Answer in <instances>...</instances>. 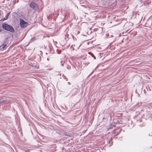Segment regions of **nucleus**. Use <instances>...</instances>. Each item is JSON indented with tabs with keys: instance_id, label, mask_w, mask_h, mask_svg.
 I'll return each instance as SVG.
<instances>
[{
	"instance_id": "obj_1",
	"label": "nucleus",
	"mask_w": 152,
	"mask_h": 152,
	"mask_svg": "<svg viewBox=\"0 0 152 152\" xmlns=\"http://www.w3.org/2000/svg\"><path fill=\"white\" fill-rule=\"evenodd\" d=\"M2 28L5 30L9 31L12 33H13L15 30L13 27L10 25H8L5 23H3L2 25Z\"/></svg>"
},
{
	"instance_id": "obj_2",
	"label": "nucleus",
	"mask_w": 152,
	"mask_h": 152,
	"mask_svg": "<svg viewBox=\"0 0 152 152\" xmlns=\"http://www.w3.org/2000/svg\"><path fill=\"white\" fill-rule=\"evenodd\" d=\"M30 7L35 10H37L38 9V5L36 3L34 2H31L29 4Z\"/></svg>"
},
{
	"instance_id": "obj_3",
	"label": "nucleus",
	"mask_w": 152,
	"mask_h": 152,
	"mask_svg": "<svg viewBox=\"0 0 152 152\" xmlns=\"http://www.w3.org/2000/svg\"><path fill=\"white\" fill-rule=\"evenodd\" d=\"M20 26L21 28H24L27 26L28 24V23L22 19H20Z\"/></svg>"
},
{
	"instance_id": "obj_4",
	"label": "nucleus",
	"mask_w": 152,
	"mask_h": 152,
	"mask_svg": "<svg viewBox=\"0 0 152 152\" xmlns=\"http://www.w3.org/2000/svg\"><path fill=\"white\" fill-rule=\"evenodd\" d=\"M9 102V101L6 100H0V105H2L3 103H7Z\"/></svg>"
},
{
	"instance_id": "obj_5",
	"label": "nucleus",
	"mask_w": 152,
	"mask_h": 152,
	"mask_svg": "<svg viewBox=\"0 0 152 152\" xmlns=\"http://www.w3.org/2000/svg\"><path fill=\"white\" fill-rule=\"evenodd\" d=\"M2 46H3L1 48V49H5L6 48L7 46V45L6 44H4V43H3L2 45L1 46V47Z\"/></svg>"
},
{
	"instance_id": "obj_6",
	"label": "nucleus",
	"mask_w": 152,
	"mask_h": 152,
	"mask_svg": "<svg viewBox=\"0 0 152 152\" xmlns=\"http://www.w3.org/2000/svg\"><path fill=\"white\" fill-rule=\"evenodd\" d=\"M8 18L6 17H4V18H2L1 20H0V21H4L7 19Z\"/></svg>"
},
{
	"instance_id": "obj_7",
	"label": "nucleus",
	"mask_w": 152,
	"mask_h": 152,
	"mask_svg": "<svg viewBox=\"0 0 152 152\" xmlns=\"http://www.w3.org/2000/svg\"><path fill=\"white\" fill-rule=\"evenodd\" d=\"M37 56H38V61H40L41 60V57L39 55H38Z\"/></svg>"
},
{
	"instance_id": "obj_8",
	"label": "nucleus",
	"mask_w": 152,
	"mask_h": 152,
	"mask_svg": "<svg viewBox=\"0 0 152 152\" xmlns=\"http://www.w3.org/2000/svg\"><path fill=\"white\" fill-rule=\"evenodd\" d=\"M64 135L67 136L71 137V134H70L69 133H65L64 134Z\"/></svg>"
},
{
	"instance_id": "obj_9",
	"label": "nucleus",
	"mask_w": 152,
	"mask_h": 152,
	"mask_svg": "<svg viewBox=\"0 0 152 152\" xmlns=\"http://www.w3.org/2000/svg\"><path fill=\"white\" fill-rule=\"evenodd\" d=\"M63 76L64 77V79H65L67 81L68 80V78L64 76V75H63Z\"/></svg>"
},
{
	"instance_id": "obj_10",
	"label": "nucleus",
	"mask_w": 152,
	"mask_h": 152,
	"mask_svg": "<svg viewBox=\"0 0 152 152\" xmlns=\"http://www.w3.org/2000/svg\"><path fill=\"white\" fill-rule=\"evenodd\" d=\"M9 16V15H8V14H7L5 16L8 18Z\"/></svg>"
},
{
	"instance_id": "obj_11",
	"label": "nucleus",
	"mask_w": 152,
	"mask_h": 152,
	"mask_svg": "<svg viewBox=\"0 0 152 152\" xmlns=\"http://www.w3.org/2000/svg\"><path fill=\"white\" fill-rule=\"evenodd\" d=\"M92 57L94 58V59H96V57L95 56H92Z\"/></svg>"
},
{
	"instance_id": "obj_12",
	"label": "nucleus",
	"mask_w": 152,
	"mask_h": 152,
	"mask_svg": "<svg viewBox=\"0 0 152 152\" xmlns=\"http://www.w3.org/2000/svg\"><path fill=\"white\" fill-rule=\"evenodd\" d=\"M30 66H32L33 67H34L35 66H33V65H32H32H31V64H30Z\"/></svg>"
},
{
	"instance_id": "obj_13",
	"label": "nucleus",
	"mask_w": 152,
	"mask_h": 152,
	"mask_svg": "<svg viewBox=\"0 0 152 152\" xmlns=\"http://www.w3.org/2000/svg\"><path fill=\"white\" fill-rule=\"evenodd\" d=\"M26 152H29V150H27L26 151Z\"/></svg>"
},
{
	"instance_id": "obj_14",
	"label": "nucleus",
	"mask_w": 152,
	"mask_h": 152,
	"mask_svg": "<svg viewBox=\"0 0 152 152\" xmlns=\"http://www.w3.org/2000/svg\"><path fill=\"white\" fill-rule=\"evenodd\" d=\"M151 133H152V132H151ZM149 136H152V134H149Z\"/></svg>"
},
{
	"instance_id": "obj_15",
	"label": "nucleus",
	"mask_w": 152,
	"mask_h": 152,
	"mask_svg": "<svg viewBox=\"0 0 152 152\" xmlns=\"http://www.w3.org/2000/svg\"><path fill=\"white\" fill-rule=\"evenodd\" d=\"M10 13V12H9L8 13H7V14H8V15H9Z\"/></svg>"
},
{
	"instance_id": "obj_16",
	"label": "nucleus",
	"mask_w": 152,
	"mask_h": 152,
	"mask_svg": "<svg viewBox=\"0 0 152 152\" xmlns=\"http://www.w3.org/2000/svg\"><path fill=\"white\" fill-rule=\"evenodd\" d=\"M109 129H111L113 128V127H111L110 126V127H109Z\"/></svg>"
},
{
	"instance_id": "obj_17",
	"label": "nucleus",
	"mask_w": 152,
	"mask_h": 152,
	"mask_svg": "<svg viewBox=\"0 0 152 152\" xmlns=\"http://www.w3.org/2000/svg\"><path fill=\"white\" fill-rule=\"evenodd\" d=\"M68 84H69V85H70V82H68Z\"/></svg>"
},
{
	"instance_id": "obj_18",
	"label": "nucleus",
	"mask_w": 152,
	"mask_h": 152,
	"mask_svg": "<svg viewBox=\"0 0 152 152\" xmlns=\"http://www.w3.org/2000/svg\"><path fill=\"white\" fill-rule=\"evenodd\" d=\"M61 65L62 66H63V64H61Z\"/></svg>"
},
{
	"instance_id": "obj_19",
	"label": "nucleus",
	"mask_w": 152,
	"mask_h": 152,
	"mask_svg": "<svg viewBox=\"0 0 152 152\" xmlns=\"http://www.w3.org/2000/svg\"><path fill=\"white\" fill-rule=\"evenodd\" d=\"M47 60H49V59L48 58H47Z\"/></svg>"
},
{
	"instance_id": "obj_20",
	"label": "nucleus",
	"mask_w": 152,
	"mask_h": 152,
	"mask_svg": "<svg viewBox=\"0 0 152 152\" xmlns=\"http://www.w3.org/2000/svg\"><path fill=\"white\" fill-rule=\"evenodd\" d=\"M62 61H61V63H62Z\"/></svg>"
},
{
	"instance_id": "obj_21",
	"label": "nucleus",
	"mask_w": 152,
	"mask_h": 152,
	"mask_svg": "<svg viewBox=\"0 0 152 152\" xmlns=\"http://www.w3.org/2000/svg\"><path fill=\"white\" fill-rule=\"evenodd\" d=\"M1 31V30L0 29V32Z\"/></svg>"
}]
</instances>
